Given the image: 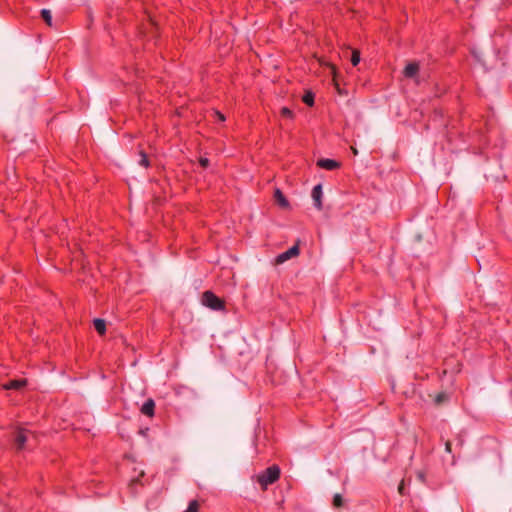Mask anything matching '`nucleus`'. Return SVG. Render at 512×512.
Masks as SVG:
<instances>
[{
	"label": "nucleus",
	"mask_w": 512,
	"mask_h": 512,
	"mask_svg": "<svg viewBox=\"0 0 512 512\" xmlns=\"http://www.w3.org/2000/svg\"><path fill=\"white\" fill-rule=\"evenodd\" d=\"M281 470L278 465H272L264 471L256 475V481L261 486L263 491L267 490L268 486L277 482L280 478Z\"/></svg>",
	"instance_id": "f257e3e1"
},
{
	"label": "nucleus",
	"mask_w": 512,
	"mask_h": 512,
	"mask_svg": "<svg viewBox=\"0 0 512 512\" xmlns=\"http://www.w3.org/2000/svg\"><path fill=\"white\" fill-rule=\"evenodd\" d=\"M202 303L213 310H224L225 308L224 301L216 296L212 291H205L203 293Z\"/></svg>",
	"instance_id": "f03ea898"
},
{
	"label": "nucleus",
	"mask_w": 512,
	"mask_h": 512,
	"mask_svg": "<svg viewBox=\"0 0 512 512\" xmlns=\"http://www.w3.org/2000/svg\"><path fill=\"white\" fill-rule=\"evenodd\" d=\"M298 255H299V247H298V245H294L291 248H289L287 251L279 254L276 257V263L282 264L285 261L289 260L290 258L296 257Z\"/></svg>",
	"instance_id": "7ed1b4c3"
},
{
	"label": "nucleus",
	"mask_w": 512,
	"mask_h": 512,
	"mask_svg": "<svg viewBox=\"0 0 512 512\" xmlns=\"http://www.w3.org/2000/svg\"><path fill=\"white\" fill-rule=\"evenodd\" d=\"M140 411L143 415L152 418L155 414V402L152 398L147 399L142 407L140 408Z\"/></svg>",
	"instance_id": "20e7f679"
},
{
	"label": "nucleus",
	"mask_w": 512,
	"mask_h": 512,
	"mask_svg": "<svg viewBox=\"0 0 512 512\" xmlns=\"http://www.w3.org/2000/svg\"><path fill=\"white\" fill-rule=\"evenodd\" d=\"M317 166L326 170H335L340 167V163L333 159H319Z\"/></svg>",
	"instance_id": "39448f33"
},
{
	"label": "nucleus",
	"mask_w": 512,
	"mask_h": 512,
	"mask_svg": "<svg viewBox=\"0 0 512 512\" xmlns=\"http://www.w3.org/2000/svg\"><path fill=\"white\" fill-rule=\"evenodd\" d=\"M419 69H420V67H419L418 63L411 62L405 66V68L403 70V74L407 78H413L418 74Z\"/></svg>",
	"instance_id": "423d86ee"
},
{
	"label": "nucleus",
	"mask_w": 512,
	"mask_h": 512,
	"mask_svg": "<svg viewBox=\"0 0 512 512\" xmlns=\"http://www.w3.org/2000/svg\"><path fill=\"white\" fill-rule=\"evenodd\" d=\"M274 198L278 206L281 208L288 209L290 207L288 200L279 188L275 189Z\"/></svg>",
	"instance_id": "0eeeda50"
},
{
	"label": "nucleus",
	"mask_w": 512,
	"mask_h": 512,
	"mask_svg": "<svg viewBox=\"0 0 512 512\" xmlns=\"http://www.w3.org/2000/svg\"><path fill=\"white\" fill-rule=\"evenodd\" d=\"M312 198L315 202V206L317 209H322V187L321 185H316L312 190Z\"/></svg>",
	"instance_id": "6e6552de"
},
{
	"label": "nucleus",
	"mask_w": 512,
	"mask_h": 512,
	"mask_svg": "<svg viewBox=\"0 0 512 512\" xmlns=\"http://www.w3.org/2000/svg\"><path fill=\"white\" fill-rule=\"evenodd\" d=\"M27 381L25 379L20 380H11L3 385V388L6 390H18L26 385Z\"/></svg>",
	"instance_id": "1a4fd4ad"
},
{
	"label": "nucleus",
	"mask_w": 512,
	"mask_h": 512,
	"mask_svg": "<svg viewBox=\"0 0 512 512\" xmlns=\"http://www.w3.org/2000/svg\"><path fill=\"white\" fill-rule=\"evenodd\" d=\"M27 441V431L24 429H19L17 431L15 442L18 449H23L25 446V443Z\"/></svg>",
	"instance_id": "9d476101"
},
{
	"label": "nucleus",
	"mask_w": 512,
	"mask_h": 512,
	"mask_svg": "<svg viewBox=\"0 0 512 512\" xmlns=\"http://www.w3.org/2000/svg\"><path fill=\"white\" fill-rule=\"evenodd\" d=\"M95 330L100 334L104 335L106 332V323L103 319L97 318L93 321Z\"/></svg>",
	"instance_id": "9b49d317"
},
{
	"label": "nucleus",
	"mask_w": 512,
	"mask_h": 512,
	"mask_svg": "<svg viewBox=\"0 0 512 512\" xmlns=\"http://www.w3.org/2000/svg\"><path fill=\"white\" fill-rule=\"evenodd\" d=\"M41 17L43 18V20L45 21V23H46L49 27H52V15H51L50 10H48V9H42V10H41Z\"/></svg>",
	"instance_id": "f8f14e48"
},
{
	"label": "nucleus",
	"mask_w": 512,
	"mask_h": 512,
	"mask_svg": "<svg viewBox=\"0 0 512 512\" xmlns=\"http://www.w3.org/2000/svg\"><path fill=\"white\" fill-rule=\"evenodd\" d=\"M302 101L307 104L308 106H313L314 104V94L310 91L306 92L303 97Z\"/></svg>",
	"instance_id": "ddd939ff"
},
{
	"label": "nucleus",
	"mask_w": 512,
	"mask_h": 512,
	"mask_svg": "<svg viewBox=\"0 0 512 512\" xmlns=\"http://www.w3.org/2000/svg\"><path fill=\"white\" fill-rule=\"evenodd\" d=\"M139 156H140L139 164L141 166H143L144 168H148L150 166V162L148 160L147 154L143 150H141L139 152Z\"/></svg>",
	"instance_id": "4468645a"
},
{
	"label": "nucleus",
	"mask_w": 512,
	"mask_h": 512,
	"mask_svg": "<svg viewBox=\"0 0 512 512\" xmlns=\"http://www.w3.org/2000/svg\"><path fill=\"white\" fill-rule=\"evenodd\" d=\"M280 115L283 117V118H287V119H290V120H293L294 119V113L292 110H290L288 107H282L280 109Z\"/></svg>",
	"instance_id": "2eb2a0df"
},
{
	"label": "nucleus",
	"mask_w": 512,
	"mask_h": 512,
	"mask_svg": "<svg viewBox=\"0 0 512 512\" xmlns=\"http://www.w3.org/2000/svg\"><path fill=\"white\" fill-rule=\"evenodd\" d=\"M199 511V503L197 500L190 501L187 509L184 512H198Z\"/></svg>",
	"instance_id": "dca6fc26"
},
{
	"label": "nucleus",
	"mask_w": 512,
	"mask_h": 512,
	"mask_svg": "<svg viewBox=\"0 0 512 512\" xmlns=\"http://www.w3.org/2000/svg\"><path fill=\"white\" fill-rule=\"evenodd\" d=\"M343 505V498L340 494H335L333 497V506L340 508Z\"/></svg>",
	"instance_id": "f3484780"
},
{
	"label": "nucleus",
	"mask_w": 512,
	"mask_h": 512,
	"mask_svg": "<svg viewBox=\"0 0 512 512\" xmlns=\"http://www.w3.org/2000/svg\"><path fill=\"white\" fill-rule=\"evenodd\" d=\"M360 62V53L357 50L352 52L351 63L353 66H357Z\"/></svg>",
	"instance_id": "a211bd4d"
},
{
	"label": "nucleus",
	"mask_w": 512,
	"mask_h": 512,
	"mask_svg": "<svg viewBox=\"0 0 512 512\" xmlns=\"http://www.w3.org/2000/svg\"><path fill=\"white\" fill-rule=\"evenodd\" d=\"M447 399V395L443 392L441 393H438L435 397V402L436 404H441L442 402H444L445 400Z\"/></svg>",
	"instance_id": "6ab92c4d"
},
{
	"label": "nucleus",
	"mask_w": 512,
	"mask_h": 512,
	"mask_svg": "<svg viewBox=\"0 0 512 512\" xmlns=\"http://www.w3.org/2000/svg\"><path fill=\"white\" fill-rule=\"evenodd\" d=\"M199 163L203 168H207L209 166V159L205 157H201L199 159Z\"/></svg>",
	"instance_id": "aec40b11"
},
{
	"label": "nucleus",
	"mask_w": 512,
	"mask_h": 512,
	"mask_svg": "<svg viewBox=\"0 0 512 512\" xmlns=\"http://www.w3.org/2000/svg\"><path fill=\"white\" fill-rule=\"evenodd\" d=\"M214 114L217 117L218 121H220V122H224L225 121L226 118H225V116L221 112L214 111Z\"/></svg>",
	"instance_id": "412c9836"
},
{
	"label": "nucleus",
	"mask_w": 512,
	"mask_h": 512,
	"mask_svg": "<svg viewBox=\"0 0 512 512\" xmlns=\"http://www.w3.org/2000/svg\"><path fill=\"white\" fill-rule=\"evenodd\" d=\"M445 448H446V450H447L448 452H450V451H451V443H450V442H446V444H445Z\"/></svg>",
	"instance_id": "4be33fe9"
},
{
	"label": "nucleus",
	"mask_w": 512,
	"mask_h": 512,
	"mask_svg": "<svg viewBox=\"0 0 512 512\" xmlns=\"http://www.w3.org/2000/svg\"><path fill=\"white\" fill-rule=\"evenodd\" d=\"M403 489H404V483H403V481H402V482H401V484H400V485H399V487H398V490H399V492H400L401 494L403 493Z\"/></svg>",
	"instance_id": "5701e85b"
},
{
	"label": "nucleus",
	"mask_w": 512,
	"mask_h": 512,
	"mask_svg": "<svg viewBox=\"0 0 512 512\" xmlns=\"http://www.w3.org/2000/svg\"><path fill=\"white\" fill-rule=\"evenodd\" d=\"M351 150H352V152H353V154H354V155H357V154H358V151H357V149H356V148L351 147Z\"/></svg>",
	"instance_id": "b1692460"
}]
</instances>
